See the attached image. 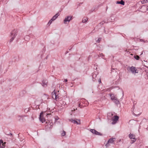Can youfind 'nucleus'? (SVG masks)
I'll list each match as a JSON object with an SVG mask.
<instances>
[{"instance_id": "nucleus-7", "label": "nucleus", "mask_w": 148, "mask_h": 148, "mask_svg": "<svg viewBox=\"0 0 148 148\" xmlns=\"http://www.w3.org/2000/svg\"><path fill=\"white\" fill-rule=\"evenodd\" d=\"M115 139V138H112L109 139L107 142V144L106 145V146L107 147L109 145L108 143H113Z\"/></svg>"}, {"instance_id": "nucleus-26", "label": "nucleus", "mask_w": 148, "mask_h": 148, "mask_svg": "<svg viewBox=\"0 0 148 148\" xmlns=\"http://www.w3.org/2000/svg\"><path fill=\"white\" fill-rule=\"evenodd\" d=\"M64 81L65 82H67V80L66 79H64Z\"/></svg>"}, {"instance_id": "nucleus-31", "label": "nucleus", "mask_w": 148, "mask_h": 148, "mask_svg": "<svg viewBox=\"0 0 148 148\" xmlns=\"http://www.w3.org/2000/svg\"><path fill=\"white\" fill-rule=\"evenodd\" d=\"M113 69L114 70V69Z\"/></svg>"}, {"instance_id": "nucleus-12", "label": "nucleus", "mask_w": 148, "mask_h": 148, "mask_svg": "<svg viewBox=\"0 0 148 148\" xmlns=\"http://www.w3.org/2000/svg\"><path fill=\"white\" fill-rule=\"evenodd\" d=\"M129 137L130 139H133L134 140H133L134 142L136 140V139L135 138V136H134V135H133L132 134H130L129 135Z\"/></svg>"}, {"instance_id": "nucleus-17", "label": "nucleus", "mask_w": 148, "mask_h": 148, "mask_svg": "<svg viewBox=\"0 0 148 148\" xmlns=\"http://www.w3.org/2000/svg\"><path fill=\"white\" fill-rule=\"evenodd\" d=\"M87 20L88 19L87 18H84L82 20V22L85 23L86 22Z\"/></svg>"}, {"instance_id": "nucleus-16", "label": "nucleus", "mask_w": 148, "mask_h": 148, "mask_svg": "<svg viewBox=\"0 0 148 148\" xmlns=\"http://www.w3.org/2000/svg\"><path fill=\"white\" fill-rule=\"evenodd\" d=\"M96 77H97V75L96 74L94 73L92 74V77L93 79V81H94V80H95V78Z\"/></svg>"}, {"instance_id": "nucleus-30", "label": "nucleus", "mask_w": 148, "mask_h": 148, "mask_svg": "<svg viewBox=\"0 0 148 148\" xmlns=\"http://www.w3.org/2000/svg\"><path fill=\"white\" fill-rule=\"evenodd\" d=\"M143 51L142 53L141 54V55L142 54H143Z\"/></svg>"}, {"instance_id": "nucleus-22", "label": "nucleus", "mask_w": 148, "mask_h": 148, "mask_svg": "<svg viewBox=\"0 0 148 148\" xmlns=\"http://www.w3.org/2000/svg\"><path fill=\"white\" fill-rule=\"evenodd\" d=\"M101 38H99L97 40V42H99L101 40Z\"/></svg>"}, {"instance_id": "nucleus-5", "label": "nucleus", "mask_w": 148, "mask_h": 148, "mask_svg": "<svg viewBox=\"0 0 148 148\" xmlns=\"http://www.w3.org/2000/svg\"><path fill=\"white\" fill-rule=\"evenodd\" d=\"M39 119L40 121L42 123H43L45 121V119L43 116V112H41L40 113Z\"/></svg>"}, {"instance_id": "nucleus-25", "label": "nucleus", "mask_w": 148, "mask_h": 148, "mask_svg": "<svg viewBox=\"0 0 148 148\" xmlns=\"http://www.w3.org/2000/svg\"><path fill=\"white\" fill-rule=\"evenodd\" d=\"M111 115H112V114L111 113H109L108 114V116H110Z\"/></svg>"}, {"instance_id": "nucleus-20", "label": "nucleus", "mask_w": 148, "mask_h": 148, "mask_svg": "<svg viewBox=\"0 0 148 148\" xmlns=\"http://www.w3.org/2000/svg\"><path fill=\"white\" fill-rule=\"evenodd\" d=\"M148 1L147 0H146V1L145 0H142L141 1V3H146L147 2H148Z\"/></svg>"}, {"instance_id": "nucleus-3", "label": "nucleus", "mask_w": 148, "mask_h": 148, "mask_svg": "<svg viewBox=\"0 0 148 148\" xmlns=\"http://www.w3.org/2000/svg\"><path fill=\"white\" fill-rule=\"evenodd\" d=\"M130 70L132 73H138L137 70L136 68L133 66L129 68Z\"/></svg>"}, {"instance_id": "nucleus-8", "label": "nucleus", "mask_w": 148, "mask_h": 148, "mask_svg": "<svg viewBox=\"0 0 148 148\" xmlns=\"http://www.w3.org/2000/svg\"><path fill=\"white\" fill-rule=\"evenodd\" d=\"M72 16H68L64 20V24H66L67 22H69L71 20Z\"/></svg>"}, {"instance_id": "nucleus-14", "label": "nucleus", "mask_w": 148, "mask_h": 148, "mask_svg": "<svg viewBox=\"0 0 148 148\" xmlns=\"http://www.w3.org/2000/svg\"><path fill=\"white\" fill-rule=\"evenodd\" d=\"M117 4H120L123 5L125 4V2L123 0H121L120 1H117L116 2Z\"/></svg>"}, {"instance_id": "nucleus-19", "label": "nucleus", "mask_w": 148, "mask_h": 148, "mask_svg": "<svg viewBox=\"0 0 148 148\" xmlns=\"http://www.w3.org/2000/svg\"><path fill=\"white\" fill-rule=\"evenodd\" d=\"M66 132L63 130L62 133H61V134L62 136H64L66 135Z\"/></svg>"}, {"instance_id": "nucleus-11", "label": "nucleus", "mask_w": 148, "mask_h": 148, "mask_svg": "<svg viewBox=\"0 0 148 148\" xmlns=\"http://www.w3.org/2000/svg\"><path fill=\"white\" fill-rule=\"evenodd\" d=\"M90 131L93 134H95L97 135H100V133L94 129H91Z\"/></svg>"}, {"instance_id": "nucleus-24", "label": "nucleus", "mask_w": 148, "mask_h": 148, "mask_svg": "<svg viewBox=\"0 0 148 148\" xmlns=\"http://www.w3.org/2000/svg\"><path fill=\"white\" fill-rule=\"evenodd\" d=\"M98 82L99 83H100L101 82V79H99Z\"/></svg>"}, {"instance_id": "nucleus-13", "label": "nucleus", "mask_w": 148, "mask_h": 148, "mask_svg": "<svg viewBox=\"0 0 148 148\" xmlns=\"http://www.w3.org/2000/svg\"><path fill=\"white\" fill-rule=\"evenodd\" d=\"M59 15V13H57L56 15L52 17V19H53V20H55L58 17V16Z\"/></svg>"}, {"instance_id": "nucleus-4", "label": "nucleus", "mask_w": 148, "mask_h": 148, "mask_svg": "<svg viewBox=\"0 0 148 148\" xmlns=\"http://www.w3.org/2000/svg\"><path fill=\"white\" fill-rule=\"evenodd\" d=\"M69 121L71 122L74 123H76L77 124H80V120L75 119V120L73 119H70L69 120Z\"/></svg>"}, {"instance_id": "nucleus-21", "label": "nucleus", "mask_w": 148, "mask_h": 148, "mask_svg": "<svg viewBox=\"0 0 148 148\" xmlns=\"http://www.w3.org/2000/svg\"><path fill=\"white\" fill-rule=\"evenodd\" d=\"M54 21L53 19H52V18H51L50 20L49 21L48 24H51V23L52 22V21Z\"/></svg>"}, {"instance_id": "nucleus-9", "label": "nucleus", "mask_w": 148, "mask_h": 148, "mask_svg": "<svg viewBox=\"0 0 148 148\" xmlns=\"http://www.w3.org/2000/svg\"><path fill=\"white\" fill-rule=\"evenodd\" d=\"M119 118V117L118 116H114V119H113L112 120L113 122L112 123V124H115L116 123L117 121L118 120Z\"/></svg>"}, {"instance_id": "nucleus-27", "label": "nucleus", "mask_w": 148, "mask_h": 148, "mask_svg": "<svg viewBox=\"0 0 148 148\" xmlns=\"http://www.w3.org/2000/svg\"><path fill=\"white\" fill-rule=\"evenodd\" d=\"M146 8V9H147V10H148V6L147 7V8Z\"/></svg>"}, {"instance_id": "nucleus-6", "label": "nucleus", "mask_w": 148, "mask_h": 148, "mask_svg": "<svg viewBox=\"0 0 148 148\" xmlns=\"http://www.w3.org/2000/svg\"><path fill=\"white\" fill-rule=\"evenodd\" d=\"M47 84L48 81L47 80H43L42 81L41 84L43 86L46 87L47 86Z\"/></svg>"}, {"instance_id": "nucleus-15", "label": "nucleus", "mask_w": 148, "mask_h": 148, "mask_svg": "<svg viewBox=\"0 0 148 148\" xmlns=\"http://www.w3.org/2000/svg\"><path fill=\"white\" fill-rule=\"evenodd\" d=\"M52 97L53 99L56 100V94L58 93H52Z\"/></svg>"}, {"instance_id": "nucleus-2", "label": "nucleus", "mask_w": 148, "mask_h": 148, "mask_svg": "<svg viewBox=\"0 0 148 148\" xmlns=\"http://www.w3.org/2000/svg\"><path fill=\"white\" fill-rule=\"evenodd\" d=\"M110 97H111V99L116 104H118L119 103V101L117 100L116 97H115L113 94H110Z\"/></svg>"}, {"instance_id": "nucleus-28", "label": "nucleus", "mask_w": 148, "mask_h": 148, "mask_svg": "<svg viewBox=\"0 0 148 148\" xmlns=\"http://www.w3.org/2000/svg\"><path fill=\"white\" fill-rule=\"evenodd\" d=\"M140 41H142V42H143V41H144V40H143L142 39H141L140 40Z\"/></svg>"}, {"instance_id": "nucleus-1", "label": "nucleus", "mask_w": 148, "mask_h": 148, "mask_svg": "<svg viewBox=\"0 0 148 148\" xmlns=\"http://www.w3.org/2000/svg\"><path fill=\"white\" fill-rule=\"evenodd\" d=\"M17 33V29H14L11 32V38L10 40V42H11L14 39L16 36V34Z\"/></svg>"}, {"instance_id": "nucleus-10", "label": "nucleus", "mask_w": 148, "mask_h": 148, "mask_svg": "<svg viewBox=\"0 0 148 148\" xmlns=\"http://www.w3.org/2000/svg\"><path fill=\"white\" fill-rule=\"evenodd\" d=\"M6 143L5 142L3 143V141L2 140H0V148H5V145Z\"/></svg>"}, {"instance_id": "nucleus-29", "label": "nucleus", "mask_w": 148, "mask_h": 148, "mask_svg": "<svg viewBox=\"0 0 148 148\" xmlns=\"http://www.w3.org/2000/svg\"><path fill=\"white\" fill-rule=\"evenodd\" d=\"M52 92H55V90H54Z\"/></svg>"}, {"instance_id": "nucleus-23", "label": "nucleus", "mask_w": 148, "mask_h": 148, "mask_svg": "<svg viewBox=\"0 0 148 148\" xmlns=\"http://www.w3.org/2000/svg\"><path fill=\"white\" fill-rule=\"evenodd\" d=\"M59 96L57 94H56V100H57L58 99H59Z\"/></svg>"}, {"instance_id": "nucleus-18", "label": "nucleus", "mask_w": 148, "mask_h": 148, "mask_svg": "<svg viewBox=\"0 0 148 148\" xmlns=\"http://www.w3.org/2000/svg\"><path fill=\"white\" fill-rule=\"evenodd\" d=\"M134 58L137 60H138L140 58V57L138 56H134Z\"/></svg>"}]
</instances>
